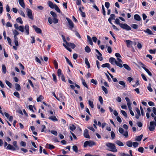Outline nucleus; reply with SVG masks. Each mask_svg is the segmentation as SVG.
<instances>
[{
	"label": "nucleus",
	"mask_w": 156,
	"mask_h": 156,
	"mask_svg": "<svg viewBox=\"0 0 156 156\" xmlns=\"http://www.w3.org/2000/svg\"><path fill=\"white\" fill-rule=\"evenodd\" d=\"M106 145L109 148L108 150L114 152L117 151V150L114 144L108 142L106 144Z\"/></svg>",
	"instance_id": "f257e3e1"
},
{
	"label": "nucleus",
	"mask_w": 156,
	"mask_h": 156,
	"mask_svg": "<svg viewBox=\"0 0 156 156\" xmlns=\"http://www.w3.org/2000/svg\"><path fill=\"white\" fill-rule=\"evenodd\" d=\"M66 44V45L64 43H63V45L70 52H71L72 51V50L68 47H70L73 49H74L76 47V45L75 44L73 43H68L67 42Z\"/></svg>",
	"instance_id": "f03ea898"
},
{
	"label": "nucleus",
	"mask_w": 156,
	"mask_h": 156,
	"mask_svg": "<svg viewBox=\"0 0 156 156\" xmlns=\"http://www.w3.org/2000/svg\"><path fill=\"white\" fill-rule=\"evenodd\" d=\"M109 62L113 65H114L115 64L117 66L120 68L122 67V64L121 63H118V61L114 58L111 57L109 59Z\"/></svg>",
	"instance_id": "7ed1b4c3"
},
{
	"label": "nucleus",
	"mask_w": 156,
	"mask_h": 156,
	"mask_svg": "<svg viewBox=\"0 0 156 156\" xmlns=\"http://www.w3.org/2000/svg\"><path fill=\"white\" fill-rule=\"evenodd\" d=\"M95 142L92 141H87L84 143L83 146L84 147H86L87 146L91 147L94 145H95Z\"/></svg>",
	"instance_id": "20e7f679"
},
{
	"label": "nucleus",
	"mask_w": 156,
	"mask_h": 156,
	"mask_svg": "<svg viewBox=\"0 0 156 156\" xmlns=\"http://www.w3.org/2000/svg\"><path fill=\"white\" fill-rule=\"evenodd\" d=\"M120 27L126 30H130L131 29V27L126 24L122 23L120 24Z\"/></svg>",
	"instance_id": "39448f33"
},
{
	"label": "nucleus",
	"mask_w": 156,
	"mask_h": 156,
	"mask_svg": "<svg viewBox=\"0 0 156 156\" xmlns=\"http://www.w3.org/2000/svg\"><path fill=\"white\" fill-rule=\"evenodd\" d=\"M156 126V122L153 121L150 122V126L148 127L150 131H153L154 130L155 127Z\"/></svg>",
	"instance_id": "423d86ee"
},
{
	"label": "nucleus",
	"mask_w": 156,
	"mask_h": 156,
	"mask_svg": "<svg viewBox=\"0 0 156 156\" xmlns=\"http://www.w3.org/2000/svg\"><path fill=\"white\" fill-rule=\"evenodd\" d=\"M26 12L27 13V15L28 17L32 20H34V17L32 15L31 10L28 8L27 9Z\"/></svg>",
	"instance_id": "0eeeda50"
},
{
	"label": "nucleus",
	"mask_w": 156,
	"mask_h": 156,
	"mask_svg": "<svg viewBox=\"0 0 156 156\" xmlns=\"http://www.w3.org/2000/svg\"><path fill=\"white\" fill-rule=\"evenodd\" d=\"M66 19L69 25V28L70 29L72 30L73 28L74 27V24L73 23L69 18L66 17Z\"/></svg>",
	"instance_id": "6e6552de"
},
{
	"label": "nucleus",
	"mask_w": 156,
	"mask_h": 156,
	"mask_svg": "<svg viewBox=\"0 0 156 156\" xmlns=\"http://www.w3.org/2000/svg\"><path fill=\"white\" fill-rule=\"evenodd\" d=\"M83 135L86 138L89 139L90 138V136L89 134L88 130L87 129H85L84 130Z\"/></svg>",
	"instance_id": "1a4fd4ad"
},
{
	"label": "nucleus",
	"mask_w": 156,
	"mask_h": 156,
	"mask_svg": "<svg viewBox=\"0 0 156 156\" xmlns=\"http://www.w3.org/2000/svg\"><path fill=\"white\" fill-rule=\"evenodd\" d=\"M33 28L34 29L35 31L38 34H41L42 33L41 30L40 28L37 27L36 26L33 25Z\"/></svg>",
	"instance_id": "9d476101"
},
{
	"label": "nucleus",
	"mask_w": 156,
	"mask_h": 156,
	"mask_svg": "<svg viewBox=\"0 0 156 156\" xmlns=\"http://www.w3.org/2000/svg\"><path fill=\"white\" fill-rule=\"evenodd\" d=\"M6 148L7 150H11L12 151L16 150V148L12 145L10 144H8Z\"/></svg>",
	"instance_id": "9b49d317"
},
{
	"label": "nucleus",
	"mask_w": 156,
	"mask_h": 156,
	"mask_svg": "<svg viewBox=\"0 0 156 156\" xmlns=\"http://www.w3.org/2000/svg\"><path fill=\"white\" fill-rule=\"evenodd\" d=\"M14 42L16 46H18L19 45L18 42V38L17 37V36L14 35Z\"/></svg>",
	"instance_id": "f8f14e48"
},
{
	"label": "nucleus",
	"mask_w": 156,
	"mask_h": 156,
	"mask_svg": "<svg viewBox=\"0 0 156 156\" xmlns=\"http://www.w3.org/2000/svg\"><path fill=\"white\" fill-rule=\"evenodd\" d=\"M19 2L20 5L23 8H25V4L24 2V0H18Z\"/></svg>",
	"instance_id": "ddd939ff"
},
{
	"label": "nucleus",
	"mask_w": 156,
	"mask_h": 156,
	"mask_svg": "<svg viewBox=\"0 0 156 156\" xmlns=\"http://www.w3.org/2000/svg\"><path fill=\"white\" fill-rule=\"evenodd\" d=\"M24 29L25 30V32L27 34V35H29V26L28 24H26L25 25Z\"/></svg>",
	"instance_id": "4468645a"
},
{
	"label": "nucleus",
	"mask_w": 156,
	"mask_h": 156,
	"mask_svg": "<svg viewBox=\"0 0 156 156\" xmlns=\"http://www.w3.org/2000/svg\"><path fill=\"white\" fill-rule=\"evenodd\" d=\"M126 43L127 47L128 48H130L132 44V41L129 40H126Z\"/></svg>",
	"instance_id": "2eb2a0df"
},
{
	"label": "nucleus",
	"mask_w": 156,
	"mask_h": 156,
	"mask_svg": "<svg viewBox=\"0 0 156 156\" xmlns=\"http://www.w3.org/2000/svg\"><path fill=\"white\" fill-rule=\"evenodd\" d=\"M134 17L135 20L138 21H140L141 20L140 17L138 14L135 15L134 16Z\"/></svg>",
	"instance_id": "dca6fc26"
},
{
	"label": "nucleus",
	"mask_w": 156,
	"mask_h": 156,
	"mask_svg": "<svg viewBox=\"0 0 156 156\" xmlns=\"http://www.w3.org/2000/svg\"><path fill=\"white\" fill-rule=\"evenodd\" d=\"M101 67L103 68L107 67L109 69H110L111 68L110 65L108 63H106L105 64H103L101 66Z\"/></svg>",
	"instance_id": "f3484780"
},
{
	"label": "nucleus",
	"mask_w": 156,
	"mask_h": 156,
	"mask_svg": "<svg viewBox=\"0 0 156 156\" xmlns=\"http://www.w3.org/2000/svg\"><path fill=\"white\" fill-rule=\"evenodd\" d=\"M48 6L52 9L54 8L55 6V4L54 5L53 3L50 1H48Z\"/></svg>",
	"instance_id": "a211bd4d"
},
{
	"label": "nucleus",
	"mask_w": 156,
	"mask_h": 156,
	"mask_svg": "<svg viewBox=\"0 0 156 156\" xmlns=\"http://www.w3.org/2000/svg\"><path fill=\"white\" fill-rule=\"evenodd\" d=\"M143 136V135L141 134L140 136H136L135 140L137 141H140Z\"/></svg>",
	"instance_id": "6ab92c4d"
},
{
	"label": "nucleus",
	"mask_w": 156,
	"mask_h": 156,
	"mask_svg": "<svg viewBox=\"0 0 156 156\" xmlns=\"http://www.w3.org/2000/svg\"><path fill=\"white\" fill-rule=\"evenodd\" d=\"M48 119L53 121H58V120L55 116H52L49 117Z\"/></svg>",
	"instance_id": "aec40b11"
},
{
	"label": "nucleus",
	"mask_w": 156,
	"mask_h": 156,
	"mask_svg": "<svg viewBox=\"0 0 156 156\" xmlns=\"http://www.w3.org/2000/svg\"><path fill=\"white\" fill-rule=\"evenodd\" d=\"M144 31L146 33H147L149 35H152L153 34L152 31L148 28L146 30H144Z\"/></svg>",
	"instance_id": "412c9836"
},
{
	"label": "nucleus",
	"mask_w": 156,
	"mask_h": 156,
	"mask_svg": "<svg viewBox=\"0 0 156 156\" xmlns=\"http://www.w3.org/2000/svg\"><path fill=\"white\" fill-rule=\"evenodd\" d=\"M115 143L119 146L121 147L124 146L123 143L120 140H117L116 141Z\"/></svg>",
	"instance_id": "4be33fe9"
},
{
	"label": "nucleus",
	"mask_w": 156,
	"mask_h": 156,
	"mask_svg": "<svg viewBox=\"0 0 156 156\" xmlns=\"http://www.w3.org/2000/svg\"><path fill=\"white\" fill-rule=\"evenodd\" d=\"M46 147L50 149H52L55 148V147L53 145L48 144H46Z\"/></svg>",
	"instance_id": "5701e85b"
},
{
	"label": "nucleus",
	"mask_w": 156,
	"mask_h": 156,
	"mask_svg": "<svg viewBox=\"0 0 156 156\" xmlns=\"http://www.w3.org/2000/svg\"><path fill=\"white\" fill-rule=\"evenodd\" d=\"M85 64L87 66V68L88 69H89L90 68V66L87 58H85Z\"/></svg>",
	"instance_id": "b1692460"
},
{
	"label": "nucleus",
	"mask_w": 156,
	"mask_h": 156,
	"mask_svg": "<svg viewBox=\"0 0 156 156\" xmlns=\"http://www.w3.org/2000/svg\"><path fill=\"white\" fill-rule=\"evenodd\" d=\"M142 68L144 70L146 71V72L150 76H152V73H151L149 71V70L146 68L145 67H142Z\"/></svg>",
	"instance_id": "393cba45"
},
{
	"label": "nucleus",
	"mask_w": 156,
	"mask_h": 156,
	"mask_svg": "<svg viewBox=\"0 0 156 156\" xmlns=\"http://www.w3.org/2000/svg\"><path fill=\"white\" fill-rule=\"evenodd\" d=\"M16 21L18 23H20V24L23 23V21L20 17H19L16 19Z\"/></svg>",
	"instance_id": "a878e982"
},
{
	"label": "nucleus",
	"mask_w": 156,
	"mask_h": 156,
	"mask_svg": "<svg viewBox=\"0 0 156 156\" xmlns=\"http://www.w3.org/2000/svg\"><path fill=\"white\" fill-rule=\"evenodd\" d=\"M126 144L127 146L131 147L133 146V142L130 141H128L126 142Z\"/></svg>",
	"instance_id": "bb28decb"
},
{
	"label": "nucleus",
	"mask_w": 156,
	"mask_h": 156,
	"mask_svg": "<svg viewBox=\"0 0 156 156\" xmlns=\"http://www.w3.org/2000/svg\"><path fill=\"white\" fill-rule=\"evenodd\" d=\"M87 37L89 44L91 45H92L93 44V43L89 35H87Z\"/></svg>",
	"instance_id": "cd10ccee"
},
{
	"label": "nucleus",
	"mask_w": 156,
	"mask_h": 156,
	"mask_svg": "<svg viewBox=\"0 0 156 156\" xmlns=\"http://www.w3.org/2000/svg\"><path fill=\"white\" fill-rule=\"evenodd\" d=\"M2 72L5 74L6 72V69L5 66V65L3 64L2 66Z\"/></svg>",
	"instance_id": "c85d7f7f"
},
{
	"label": "nucleus",
	"mask_w": 156,
	"mask_h": 156,
	"mask_svg": "<svg viewBox=\"0 0 156 156\" xmlns=\"http://www.w3.org/2000/svg\"><path fill=\"white\" fill-rule=\"evenodd\" d=\"M12 144L13 146H14V147L16 148V149L18 150L19 149V147L18 146L17 144V142L16 141H14L13 142Z\"/></svg>",
	"instance_id": "c756f323"
},
{
	"label": "nucleus",
	"mask_w": 156,
	"mask_h": 156,
	"mask_svg": "<svg viewBox=\"0 0 156 156\" xmlns=\"http://www.w3.org/2000/svg\"><path fill=\"white\" fill-rule=\"evenodd\" d=\"M119 83L122 86L123 88H124L126 87V84L124 81H120L119 82Z\"/></svg>",
	"instance_id": "7c9ffc66"
},
{
	"label": "nucleus",
	"mask_w": 156,
	"mask_h": 156,
	"mask_svg": "<svg viewBox=\"0 0 156 156\" xmlns=\"http://www.w3.org/2000/svg\"><path fill=\"white\" fill-rule=\"evenodd\" d=\"M15 88L16 90L20 91V90L21 87L20 85L17 83H16L15 85Z\"/></svg>",
	"instance_id": "2f4dec72"
},
{
	"label": "nucleus",
	"mask_w": 156,
	"mask_h": 156,
	"mask_svg": "<svg viewBox=\"0 0 156 156\" xmlns=\"http://www.w3.org/2000/svg\"><path fill=\"white\" fill-rule=\"evenodd\" d=\"M123 66L124 68L127 70L128 71H130L131 70L129 66L128 65L126 64H124Z\"/></svg>",
	"instance_id": "473e14b6"
},
{
	"label": "nucleus",
	"mask_w": 156,
	"mask_h": 156,
	"mask_svg": "<svg viewBox=\"0 0 156 156\" xmlns=\"http://www.w3.org/2000/svg\"><path fill=\"white\" fill-rule=\"evenodd\" d=\"M65 58L67 63L72 67H73V66L71 62L69 60L68 58L66 57H65Z\"/></svg>",
	"instance_id": "72a5a7b5"
},
{
	"label": "nucleus",
	"mask_w": 156,
	"mask_h": 156,
	"mask_svg": "<svg viewBox=\"0 0 156 156\" xmlns=\"http://www.w3.org/2000/svg\"><path fill=\"white\" fill-rule=\"evenodd\" d=\"M85 51L87 53H89L91 51L90 48L88 46H87L85 47Z\"/></svg>",
	"instance_id": "f704fd0d"
},
{
	"label": "nucleus",
	"mask_w": 156,
	"mask_h": 156,
	"mask_svg": "<svg viewBox=\"0 0 156 156\" xmlns=\"http://www.w3.org/2000/svg\"><path fill=\"white\" fill-rule=\"evenodd\" d=\"M73 150L76 153L78 152V147L76 145H74L72 147Z\"/></svg>",
	"instance_id": "c9c22d12"
},
{
	"label": "nucleus",
	"mask_w": 156,
	"mask_h": 156,
	"mask_svg": "<svg viewBox=\"0 0 156 156\" xmlns=\"http://www.w3.org/2000/svg\"><path fill=\"white\" fill-rule=\"evenodd\" d=\"M24 27L23 26H20L18 30L21 31L22 32H23L24 31Z\"/></svg>",
	"instance_id": "e433bc0d"
},
{
	"label": "nucleus",
	"mask_w": 156,
	"mask_h": 156,
	"mask_svg": "<svg viewBox=\"0 0 156 156\" xmlns=\"http://www.w3.org/2000/svg\"><path fill=\"white\" fill-rule=\"evenodd\" d=\"M57 73L59 77H60V76L63 75V74L62 73V71L60 69H58L57 71Z\"/></svg>",
	"instance_id": "4c0bfd02"
},
{
	"label": "nucleus",
	"mask_w": 156,
	"mask_h": 156,
	"mask_svg": "<svg viewBox=\"0 0 156 156\" xmlns=\"http://www.w3.org/2000/svg\"><path fill=\"white\" fill-rule=\"evenodd\" d=\"M54 8L59 13H60L61 12L60 9L58 7V6H57V5L56 4H55V6L54 7Z\"/></svg>",
	"instance_id": "58836bf2"
},
{
	"label": "nucleus",
	"mask_w": 156,
	"mask_h": 156,
	"mask_svg": "<svg viewBox=\"0 0 156 156\" xmlns=\"http://www.w3.org/2000/svg\"><path fill=\"white\" fill-rule=\"evenodd\" d=\"M88 104L91 108H94V104L93 101L89 100L88 101Z\"/></svg>",
	"instance_id": "ea45409f"
},
{
	"label": "nucleus",
	"mask_w": 156,
	"mask_h": 156,
	"mask_svg": "<svg viewBox=\"0 0 156 156\" xmlns=\"http://www.w3.org/2000/svg\"><path fill=\"white\" fill-rule=\"evenodd\" d=\"M43 99V97L41 95H40V96L37 98V102L41 101Z\"/></svg>",
	"instance_id": "a19ab883"
},
{
	"label": "nucleus",
	"mask_w": 156,
	"mask_h": 156,
	"mask_svg": "<svg viewBox=\"0 0 156 156\" xmlns=\"http://www.w3.org/2000/svg\"><path fill=\"white\" fill-rule=\"evenodd\" d=\"M14 95L18 98H20V95L19 93L17 91L13 93Z\"/></svg>",
	"instance_id": "79ce46f5"
},
{
	"label": "nucleus",
	"mask_w": 156,
	"mask_h": 156,
	"mask_svg": "<svg viewBox=\"0 0 156 156\" xmlns=\"http://www.w3.org/2000/svg\"><path fill=\"white\" fill-rule=\"evenodd\" d=\"M50 14L52 15V16L53 17V18H56L57 17V15L53 11L50 12Z\"/></svg>",
	"instance_id": "37998d69"
},
{
	"label": "nucleus",
	"mask_w": 156,
	"mask_h": 156,
	"mask_svg": "<svg viewBox=\"0 0 156 156\" xmlns=\"http://www.w3.org/2000/svg\"><path fill=\"white\" fill-rule=\"evenodd\" d=\"M121 112L122 114L126 118L127 117V115L126 112L123 110H121Z\"/></svg>",
	"instance_id": "c03bdc74"
},
{
	"label": "nucleus",
	"mask_w": 156,
	"mask_h": 156,
	"mask_svg": "<svg viewBox=\"0 0 156 156\" xmlns=\"http://www.w3.org/2000/svg\"><path fill=\"white\" fill-rule=\"evenodd\" d=\"M101 87L102 90L105 92V94H107L108 93V91L107 88L103 86H102Z\"/></svg>",
	"instance_id": "a18cd8bd"
},
{
	"label": "nucleus",
	"mask_w": 156,
	"mask_h": 156,
	"mask_svg": "<svg viewBox=\"0 0 156 156\" xmlns=\"http://www.w3.org/2000/svg\"><path fill=\"white\" fill-rule=\"evenodd\" d=\"M18 12L22 16H23V17H25V15L23 11L20 10Z\"/></svg>",
	"instance_id": "49530a36"
},
{
	"label": "nucleus",
	"mask_w": 156,
	"mask_h": 156,
	"mask_svg": "<svg viewBox=\"0 0 156 156\" xmlns=\"http://www.w3.org/2000/svg\"><path fill=\"white\" fill-rule=\"evenodd\" d=\"M76 128V127L73 125H72L71 126L69 127L70 129L72 131H73L74 130H75Z\"/></svg>",
	"instance_id": "de8ad7c7"
},
{
	"label": "nucleus",
	"mask_w": 156,
	"mask_h": 156,
	"mask_svg": "<svg viewBox=\"0 0 156 156\" xmlns=\"http://www.w3.org/2000/svg\"><path fill=\"white\" fill-rule=\"evenodd\" d=\"M5 83L6 84L10 87L11 88L12 87V84L9 82L8 81L6 80L5 81Z\"/></svg>",
	"instance_id": "09e8293b"
},
{
	"label": "nucleus",
	"mask_w": 156,
	"mask_h": 156,
	"mask_svg": "<svg viewBox=\"0 0 156 156\" xmlns=\"http://www.w3.org/2000/svg\"><path fill=\"white\" fill-rule=\"evenodd\" d=\"M54 64L55 65V68L56 69H57L58 68V64L56 60H54Z\"/></svg>",
	"instance_id": "8fccbe9b"
},
{
	"label": "nucleus",
	"mask_w": 156,
	"mask_h": 156,
	"mask_svg": "<svg viewBox=\"0 0 156 156\" xmlns=\"http://www.w3.org/2000/svg\"><path fill=\"white\" fill-rule=\"evenodd\" d=\"M53 22L54 24L57 23L58 22V19L56 18H53Z\"/></svg>",
	"instance_id": "3c124183"
},
{
	"label": "nucleus",
	"mask_w": 156,
	"mask_h": 156,
	"mask_svg": "<svg viewBox=\"0 0 156 156\" xmlns=\"http://www.w3.org/2000/svg\"><path fill=\"white\" fill-rule=\"evenodd\" d=\"M123 135L125 136V137L127 138L128 136V133L127 131H126L123 134H122Z\"/></svg>",
	"instance_id": "603ef678"
},
{
	"label": "nucleus",
	"mask_w": 156,
	"mask_h": 156,
	"mask_svg": "<svg viewBox=\"0 0 156 156\" xmlns=\"http://www.w3.org/2000/svg\"><path fill=\"white\" fill-rule=\"evenodd\" d=\"M131 27L134 29H137L138 27V26L137 24H133L131 25Z\"/></svg>",
	"instance_id": "864d4df0"
},
{
	"label": "nucleus",
	"mask_w": 156,
	"mask_h": 156,
	"mask_svg": "<svg viewBox=\"0 0 156 156\" xmlns=\"http://www.w3.org/2000/svg\"><path fill=\"white\" fill-rule=\"evenodd\" d=\"M144 150V148L142 147H140L138 148V151L141 153H142L143 152Z\"/></svg>",
	"instance_id": "5fc2aeb1"
},
{
	"label": "nucleus",
	"mask_w": 156,
	"mask_h": 156,
	"mask_svg": "<svg viewBox=\"0 0 156 156\" xmlns=\"http://www.w3.org/2000/svg\"><path fill=\"white\" fill-rule=\"evenodd\" d=\"M13 33L14 35L17 36L19 34V33L16 30H13Z\"/></svg>",
	"instance_id": "6e6d98bb"
},
{
	"label": "nucleus",
	"mask_w": 156,
	"mask_h": 156,
	"mask_svg": "<svg viewBox=\"0 0 156 156\" xmlns=\"http://www.w3.org/2000/svg\"><path fill=\"white\" fill-rule=\"evenodd\" d=\"M139 145L138 143L137 142H134L133 143V145L134 148L137 147Z\"/></svg>",
	"instance_id": "4d7b16f0"
},
{
	"label": "nucleus",
	"mask_w": 156,
	"mask_h": 156,
	"mask_svg": "<svg viewBox=\"0 0 156 156\" xmlns=\"http://www.w3.org/2000/svg\"><path fill=\"white\" fill-rule=\"evenodd\" d=\"M53 77V80L54 81H55V82H57V79H56V77L55 75V74L54 73H53L52 75Z\"/></svg>",
	"instance_id": "13d9d810"
},
{
	"label": "nucleus",
	"mask_w": 156,
	"mask_h": 156,
	"mask_svg": "<svg viewBox=\"0 0 156 156\" xmlns=\"http://www.w3.org/2000/svg\"><path fill=\"white\" fill-rule=\"evenodd\" d=\"M50 132L53 135L57 136L58 134V133L55 130H51L50 131Z\"/></svg>",
	"instance_id": "bf43d9fd"
},
{
	"label": "nucleus",
	"mask_w": 156,
	"mask_h": 156,
	"mask_svg": "<svg viewBox=\"0 0 156 156\" xmlns=\"http://www.w3.org/2000/svg\"><path fill=\"white\" fill-rule=\"evenodd\" d=\"M111 136L112 139H114L115 137V134L114 132L113 131L111 132Z\"/></svg>",
	"instance_id": "052dcab7"
},
{
	"label": "nucleus",
	"mask_w": 156,
	"mask_h": 156,
	"mask_svg": "<svg viewBox=\"0 0 156 156\" xmlns=\"http://www.w3.org/2000/svg\"><path fill=\"white\" fill-rule=\"evenodd\" d=\"M102 13L104 16H105L106 15L105 11L103 5H102Z\"/></svg>",
	"instance_id": "680f3d73"
},
{
	"label": "nucleus",
	"mask_w": 156,
	"mask_h": 156,
	"mask_svg": "<svg viewBox=\"0 0 156 156\" xmlns=\"http://www.w3.org/2000/svg\"><path fill=\"white\" fill-rule=\"evenodd\" d=\"M91 82L92 83L94 84L95 85H96L97 84V82L96 80H94V79H92L91 80Z\"/></svg>",
	"instance_id": "e2e57ef3"
},
{
	"label": "nucleus",
	"mask_w": 156,
	"mask_h": 156,
	"mask_svg": "<svg viewBox=\"0 0 156 156\" xmlns=\"http://www.w3.org/2000/svg\"><path fill=\"white\" fill-rule=\"evenodd\" d=\"M115 23L116 24L119 25L120 26V24L121 23H120V20L119 19L116 18L115 20Z\"/></svg>",
	"instance_id": "0e129e2a"
},
{
	"label": "nucleus",
	"mask_w": 156,
	"mask_h": 156,
	"mask_svg": "<svg viewBox=\"0 0 156 156\" xmlns=\"http://www.w3.org/2000/svg\"><path fill=\"white\" fill-rule=\"evenodd\" d=\"M119 131L120 133L122 134H123L124 132V129L123 128L120 127L119 129Z\"/></svg>",
	"instance_id": "69168bd1"
},
{
	"label": "nucleus",
	"mask_w": 156,
	"mask_h": 156,
	"mask_svg": "<svg viewBox=\"0 0 156 156\" xmlns=\"http://www.w3.org/2000/svg\"><path fill=\"white\" fill-rule=\"evenodd\" d=\"M105 6L107 9H108L110 6V4L108 2H106L105 3Z\"/></svg>",
	"instance_id": "338daca9"
},
{
	"label": "nucleus",
	"mask_w": 156,
	"mask_h": 156,
	"mask_svg": "<svg viewBox=\"0 0 156 156\" xmlns=\"http://www.w3.org/2000/svg\"><path fill=\"white\" fill-rule=\"evenodd\" d=\"M120 155L121 156H130L129 154H126L123 153H121Z\"/></svg>",
	"instance_id": "774afa93"
}]
</instances>
